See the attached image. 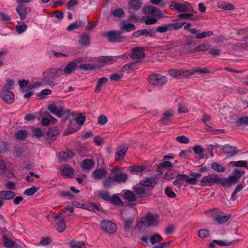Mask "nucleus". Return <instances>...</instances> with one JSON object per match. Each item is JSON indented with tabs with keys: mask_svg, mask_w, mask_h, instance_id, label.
I'll return each mask as SVG.
<instances>
[{
	"mask_svg": "<svg viewBox=\"0 0 248 248\" xmlns=\"http://www.w3.org/2000/svg\"><path fill=\"white\" fill-rule=\"evenodd\" d=\"M28 136V132L25 130H19L16 131L15 137L16 139L23 140L26 139Z\"/></svg>",
	"mask_w": 248,
	"mask_h": 248,
	"instance_id": "bb28decb",
	"label": "nucleus"
},
{
	"mask_svg": "<svg viewBox=\"0 0 248 248\" xmlns=\"http://www.w3.org/2000/svg\"><path fill=\"white\" fill-rule=\"evenodd\" d=\"M237 182L238 180L232 175L227 178H220V184L222 186H231V185L236 183Z\"/></svg>",
	"mask_w": 248,
	"mask_h": 248,
	"instance_id": "2eb2a0df",
	"label": "nucleus"
},
{
	"mask_svg": "<svg viewBox=\"0 0 248 248\" xmlns=\"http://www.w3.org/2000/svg\"><path fill=\"white\" fill-rule=\"evenodd\" d=\"M245 172V171L244 170L239 169H235L232 173V175L238 181L241 176L244 174Z\"/></svg>",
	"mask_w": 248,
	"mask_h": 248,
	"instance_id": "6e6d98bb",
	"label": "nucleus"
},
{
	"mask_svg": "<svg viewBox=\"0 0 248 248\" xmlns=\"http://www.w3.org/2000/svg\"><path fill=\"white\" fill-rule=\"evenodd\" d=\"M16 196L15 193L11 191H0V198L2 200H8L13 199Z\"/></svg>",
	"mask_w": 248,
	"mask_h": 248,
	"instance_id": "412c9836",
	"label": "nucleus"
},
{
	"mask_svg": "<svg viewBox=\"0 0 248 248\" xmlns=\"http://www.w3.org/2000/svg\"><path fill=\"white\" fill-rule=\"evenodd\" d=\"M129 4V8L134 11L138 10L142 5V2L139 0H132Z\"/></svg>",
	"mask_w": 248,
	"mask_h": 248,
	"instance_id": "393cba45",
	"label": "nucleus"
},
{
	"mask_svg": "<svg viewBox=\"0 0 248 248\" xmlns=\"http://www.w3.org/2000/svg\"><path fill=\"white\" fill-rule=\"evenodd\" d=\"M120 28L121 30H124L127 32L134 31L136 29V26L134 24L128 23L126 21H123L121 22Z\"/></svg>",
	"mask_w": 248,
	"mask_h": 248,
	"instance_id": "f3484780",
	"label": "nucleus"
},
{
	"mask_svg": "<svg viewBox=\"0 0 248 248\" xmlns=\"http://www.w3.org/2000/svg\"><path fill=\"white\" fill-rule=\"evenodd\" d=\"M122 196L124 199L130 202H135L137 200L136 195L129 190H124L122 191Z\"/></svg>",
	"mask_w": 248,
	"mask_h": 248,
	"instance_id": "ddd939ff",
	"label": "nucleus"
},
{
	"mask_svg": "<svg viewBox=\"0 0 248 248\" xmlns=\"http://www.w3.org/2000/svg\"><path fill=\"white\" fill-rule=\"evenodd\" d=\"M74 172V169L70 167H66L62 170V176L67 177H72Z\"/></svg>",
	"mask_w": 248,
	"mask_h": 248,
	"instance_id": "2f4dec72",
	"label": "nucleus"
},
{
	"mask_svg": "<svg viewBox=\"0 0 248 248\" xmlns=\"http://www.w3.org/2000/svg\"><path fill=\"white\" fill-rule=\"evenodd\" d=\"M107 174L104 169H96L93 172V177L96 180H100L106 177Z\"/></svg>",
	"mask_w": 248,
	"mask_h": 248,
	"instance_id": "aec40b11",
	"label": "nucleus"
},
{
	"mask_svg": "<svg viewBox=\"0 0 248 248\" xmlns=\"http://www.w3.org/2000/svg\"><path fill=\"white\" fill-rule=\"evenodd\" d=\"M179 71L180 78L184 77H187L189 75H192L194 74V72L193 71H190L189 70H186L179 69Z\"/></svg>",
	"mask_w": 248,
	"mask_h": 248,
	"instance_id": "052dcab7",
	"label": "nucleus"
},
{
	"mask_svg": "<svg viewBox=\"0 0 248 248\" xmlns=\"http://www.w3.org/2000/svg\"><path fill=\"white\" fill-rule=\"evenodd\" d=\"M125 14L124 11L122 8L116 9L112 12V15L116 17H122Z\"/></svg>",
	"mask_w": 248,
	"mask_h": 248,
	"instance_id": "864d4df0",
	"label": "nucleus"
},
{
	"mask_svg": "<svg viewBox=\"0 0 248 248\" xmlns=\"http://www.w3.org/2000/svg\"><path fill=\"white\" fill-rule=\"evenodd\" d=\"M157 180L155 178H146L145 180L141 181L140 184L145 187L152 186L153 183L155 184Z\"/></svg>",
	"mask_w": 248,
	"mask_h": 248,
	"instance_id": "cd10ccee",
	"label": "nucleus"
},
{
	"mask_svg": "<svg viewBox=\"0 0 248 248\" xmlns=\"http://www.w3.org/2000/svg\"><path fill=\"white\" fill-rule=\"evenodd\" d=\"M221 213V212L218 209H213L207 211L206 214L216 220Z\"/></svg>",
	"mask_w": 248,
	"mask_h": 248,
	"instance_id": "473e14b6",
	"label": "nucleus"
},
{
	"mask_svg": "<svg viewBox=\"0 0 248 248\" xmlns=\"http://www.w3.org/2000/svg\"><path fill=\"white\" fill-rule=\"evenodd\" d=\"M185 176H186V174H178L176 176V180L173 182V185L180 188L184 184V182H186V178L184 177Z\"/></svg>",
	"mask_w": 248,
	"mask_h": 248,
	"instance_id": "4be33fe9",
	"label": "nucleus"
},
{
	"mask_svg": "<svg viewBox=\"0 0 248 248\" xmlns=\"http://www.w3.org/2000/svg\"><path fill=\"white\" fill-rule=\"evenodd\" d=\"M176 10L180 12H186L188 11L187 6L183 3H176Z\"/></svg>",
	"mask_w": 248,
	"mask_h": 248,
	"instance_id": "4d7b16f0",
	"label": "nucleus"
},
{
	"mask_svg": "<svg viewBox=\"0 0 248 248\" xmlns=\"http://www.w3.org/2000/svg\"><path fill=\"white\" fill-rule=\"evenodd\" d=\"M48 139L54 140L56 139L59 132L56 127H52L46 132Z\"/></svg>",
	"mask_w": 248,
	"mask_h": 248,
	"instance_id": "6ab92c4d",
	"label": "nucleus"
},
{
	"mask_svg": "<svg viewBox=\"0 0 248 248\" xmlns=\"http://www.w3.org/2000/svg\"><path fill=\"white\" fill-rule=\"evenodd\" d=\"M162 240V236L158 234H155V235H153L151 238H150V242L152 244L154 245L157 243H159Z\"/></svg>",
	"mask_w": 248,
	"mask_h": 248,
	"instance_id": "3c124183",
	"label": "nucleus"
},
{
	"mask_svg": "<svg viewBox=\"0 0 248 248\" xmlns=\"http://www.w3.org/2000/svg\"><path fill=\"white\" fill-rule=\"evenodd\" d=\"M69 245L71 248H86L85 243L80 241L72 240Z\"/></svg>",
	"mask_w": 248,
	"mask_h": 248,
	"instance_id": "a878e982",
	"label": "nucleus"
},
{
	"mask_svg": "<svg viewBox=\"0 0 248 248\" xmlns=\"http://www.w3.org/2000/svg\"><path fill=\"white\" fill-rule=\"evenodd\" d=\"M238 126H242L243 125H248V116H245L239 118L236 122Z\"/></svg>",
	"mask_w": 248,
	"mask_h": 248,
	"instance_id": "ea45409f",
	"label": "nucleus"
},
{
	"mask_svg": "<svg viewBox=\"0 0 248 248\" xmlns=\"http://www.w3.org/2000/svg\"><path fill=\"white\" fill-rule=\"evenodd\" d=\"M155 31L154 29L150 30L149 31L146 29H142L134 32L132 36L134 37L138 38L141 35L153 37L154 36Z\"/></svg>",
	"mask_w": 248,
	"mask_h": 248,
	"instance_id": "9b49d317",
	"label": "nucleus"
},
{
	"mask_svg": "<svg viewBox=\"0 0 248 248\" xmlns=\"http://www.w3.org/2000/svg\"><path fill=\"white\" fill-rule=\"evenodd\" d=\"M214 34L212 31H204L200 33H198L196 36V38L198 39L205 38L206 37H210Z\"/></svg>",
	"mask_w": 248,
	"mask_h": 248,
	"instance_id": "a18cd8bd",
	"label": "nucleus"
},
{
	"mask_svg": "<svg viewBox=\"0 0 248 248\" xmlns=\"http://www.w3.org/2000/svg\"><path fill=\"white\" fill-rule=\"evenodd\" d=\"M31 131L33 133L32 136H35L39 139L42 137L44 135L42 130L40 128L37 127L33 128L31 129Z\"/></svg>",
	"mask_w": 248,
	"mask_h": 248,
	"instance_id": "37998d69",
	"label": "nucleus"
},
{
	"mask_svg": "<svg viewBox=\"0 0 248 248\" xmlns=\"http://www.w3.org/2000/svg\"><path fill=\"white\" fill-rule=\"evenodd\" d=\"M79 43L82 45H88L90 43V36L86 33H83L80 36Z\"/></svg>",
	"mask_w": 248,
	"mask_h": 248,
	"instance_id": "58836bf2",
	"label": "nucleus"
},
{
	"mask_svg": "<svg viewBox=\"0 0 248 248\" xmlns=\"http://www.w3.org/2000/svg\"><path fill=\"white\" fill-rule=\"evenodd\" d=\"M133 189L136 194L140 196L146 195L148 192L147 189L140 186H133Z\"/></svg>",
	"mask_w": 248,
	"mask_h": 248,
	"instance_id": "7c9ffc66",
	"label": "nucleus"
},
{
	"mask_svg": "<svg viewBox=\"0 0 248 248\" xmlns=\"http://www.w3.org/2000/svg\"><path fill=\"white\" fill-rule=\"evenodd\" d=\"M200 182L202 186H211L215 184H220V178L218 175L214 173L204 176L201 179Z\"/></svg>",
	"mask_w": 248,
	"mask_h": 248,
	"instance_id": "f03ea898",
	"label": "nucleus"
},
{
	"mask_svg": "<svg viewBox=\"0 0 248 248\" xmlns=\"http://www.w3.org/2000/svg\"><path fill=\"white\" fill-rule=\"evenodd\" d=\"M85 119L86 118L85 115L83 114L80 113L78 115L76 119V121L77 123L79 125H82L84 123Z\"/></svg>",
	"mask_w": 248,
	"mask_h": 248,
	"instance_id": "69168bd1",
	"label": "nucleus"
},
{
	"mask_svg": "<svg viewBox=\"0 0 248 248\" xmlns=\"http://www.w3.org/2000/svg\"><path fill=\"white\" fill-rule=\"evenodd\" d=\"M98 196L99 198L107 201H109L110 198L108 192L104 191H99Z\"/></svg>",
	"mask_w": 248,
	"mask_h": 248,
	"instance_id": "8fccbe9b",
	"label": "nucleus"
},
{
	"mask_svg": "<svg viewBox=\"0 0 248 248\" xmlns=\"http://www.w3.org/2000/svg\"><path fill=\"white\" fill-rule=\"evenodd\" d=\"M74 155V153L68 149L62 151L60 154L61 161H66L68 159L72 158Z\"/></svg>",
	"mask_w": 248,
	"mask_h": 248,
	"instance_id": "b1692460",
	"label": "nucleus"
},
{
	"mask_svg": "<svg viewBox=\"0 0 248 248\" xmlns=\"http://www.w3.org/2000/svg\"><path fill=\"white\" fill-rule=\"evenodd\" d=\"M145 168L144 166H132L130 167V171L132 173L141 172L145 170Z\"/></svg>",
	"mask_w": 248,
	"mask_h": 248,
	"instance_id": "79ce46f5",
	"label": "nucleus"
},
{
	"mask_svg": "<svg viewBox=\"0 0 248 248\" xmlns=\"http://www.w3.org/2000/svg\"><path fill=\"white\" fill-rule=\"evenodd\" d=\"M85 25V23L81 21H76L71 24H70L67 27V30L68 31H71L73 30L77 29L80 26H83Z\"/></svg>",
	"mask_w": 248,
	"mask_h": 248,
	"instance_id": "72a5a7b5",
	"label": "nucleus"
},
{
	"mask_svg": "<svg viewBox=\"0 0 248 248\" xmlns=\"http://www.w3.org/2000/svg\"><path fill=\"white\" fill-rule=\"evenodd\" d=\"M47 109L51 113L59 118H61L66 113V110H64L63 106L61 105H58L55 103L49 105Z\"/></svg>",
	"mask_w": 248,
	"mask_h": 248,
	"instance_id": "39448f33",
	"label": "nucleus"
},
{
	"mask_svg": "<svg viewBox=\"0 0 248 248\" xmlns=\"http://www.w3.org/2000/svg\"><path fill=\"white\" fill-rule=\"evenodd\" d=\"M149 83L154 86H161L165 85L167 82V78L165 76L157 73H153L149 76Z\"/></svg>",
	"mask_w": 248,
	"mask_h": 248,
	"instance_id": "7ed1b4c3",
	"label": "nucleus"
},
{
	"mask_svg": "<svg viewBox=\"0 0 248 248\" xmlns=\"http://www.w3.org/2000/svg\"><path fill=\"white\" fill-rule=\"evenodd\" d=\"M211 168L217 172H223L226 170V167L222 165L214 162L211 164Z\"/></svg>",
	"mask_w": 248,
	"mask_h": 248,
	"instance_id": "c756f323",
	"label": "nucleus"
},
{
	"mask_svg": "<svg viewBox=\"0 0 248 248\" xmlns=\"http://www.w3.org/2000/svg\"><path fill=\"white\" fill-rule=\"evenodd\" d=\"M230 216L225 215L221 212L215 221L219 224H223L226 222L230 219Z\"/></svg>",
	"mask_w": 248,
	"mask_h": 248,
	"instance_id": "f704fd0d",
	"label": "nucleus"
},
{
	"mask_svg": "<svg viewBox=\"0 0 248 248\" xmlns=\"http://www.w3.org/2000/svg\"><path fill=\"white\" fill-rule=\"evenodd\" d=\"M0 97L7 104H11L14 99L13 93L8 90H5L0 93Z\"/></svg>",
	"mask_w": 248,
	"mask_h": 248,
	"instance_id": "9d476101",
	"label": "nucleus"
},
{
	"mask_svg": "<svg viewBox=\"0 0 248 248\" xmlns=\"http://www.w3.org/2000/svg\"><path fill=\"white\" fill-rule=\"evenodd\" d=\"M188 112V109L184 103V101L179 103L178 105V112L179 113H185Z\"/></svg>",
	"mask_w": 248,
	"mask_h": 248,
	"instance_id": "09e8293b",
	"label": "nucleus"
},
{
	"mask_svg": "<svg viewBox=\"0 0 248 248\" xmlns=\"http://www.w3.org/2000/svg\"><path fill=\"white\" fill-rule=\"evenodd\" d=\"M237 241L238 240H236L235 241L233 240L229 243H227L222 240H214L213 241V242L221 246H229L235 244V242Z\"/></svg>",
	"mask_w": 248,
	"mask_h": 248,
	"instance_id": "c03bdc74",
	"label": "nucleus"
},
{
	"mask_svg": "<svg viewBox=\"0 0 248 248\" xmlns=\"http://www.w3.org/2000/svg\"><path fill=\"white\" fill-rule=\"evenodd\" d=\"M230 164L237 167H244L247 164L246 161H231Z\"/></svg>",
	"mask_w": 248,
	"mask_h": 248,
	"instance_id": "e2e57ef3",
	"label": "nucleus"
},
{
	"mask_svg": "<svg viewBox=\"0 0 248 248\" xmlns=\"http://www.w3.org/2000/svg\"><path fill=\"white\" fill-rule=\"evenodd\" d=\"M144 48L143 47L137 46L134 47L131 50L130 57L133 60L142 59L145 58Z\"/></svg>",
	"mask_w": 248,
	"mask_h": 248,
	"instance_id": "423d86ee",
	"label": "nucleus"
},
{
	"mask_svg": "<svg viewBox=\"0 0 248 248\" xmlns=\"http://www.w3.org/2000/svg\"><path fill=\"white\" fill-rule=\"evenodd\" d=\"M100 228L104 232L112 234L117 231V227L116 224L111 221L105 219L101 222Z\"/></svg>",
	"mask_w": 248,
	"mask_h": 248,
	"instance_id": "20e7f679",
	"label": "nucleus"
},
{
	"mask_svg": "<svg viewBox=\"0 0 248 248\" xmlns=\"http://www.w3.org/2000/svg\"><path fill=\"white\" fill-rule=\"evenodd\" d=\"M209 43H202L194 48V51L200 52L204 51L209 48Z\"/></svg>",
	"mask_w": 248,
	"mask_h": 248,
	"instance_id": "a19ab883",
	"label": "nucleus"
},
{
	"mask_svg": "<svg viewBox=\"0 0 248 248\" xmlns=\"http://www.w3.org/2000/svg\"><path fill=\"white\" fill-rule=\"evenodd\" d=\"M170 30V28L169 26V24H168L164 26H159L156 29V31L160 33H164Z\"/></svg>",
	"mask_w": 248,
	"mask_h": 248,
	"instance_id": "680f3d73",
	"label": "nucleus"
},
{
	"mask_svg": "<svg viewBox=\"0 0 248 248\" xmlns=\"http://www.w3.org/2000/svg\"><path fill=\"white\" fill-rule=\"evenodd\" d=\"M84 208L91 211H95V210L99 211V207L95 203L92 202L87 205Z\"/></svg>",
	"mask_w": 248,
	"mask_h": 248,
	"instance_id": "338daca9",
	"label": "nucleus"
},
{
	"mask_svg": "<svg viewBox=\"0 0 248 248\" xmlns=\"http://www.w3.org/2000/svg\"><path fill=\"white\" fill-rule=\"evenodd\" d=\"M128 176L124 173L120 172L114 175V180L118 183H124L126 181Z\"/></svg>",
	"mask_w": 248,
	"mask_h": 248,
	"instance_id": "5701e85b",
	"label": "nucleus"
},
{
	"mask_svg": "<svg viewBox=\"0 0 248 248\" xmlns=\"http://www.w3.org/2000/svg\"><path fill=\"white\" fill-rule=\"evenodd\" d=\"M144 12H147L148 14H155L157 13L156 11H159L156 8L153 6H149L146 7H144L142 9Z\"/></svg>",
	"mask_w": 248,
	"mask_h": 248,
	"instance_id": "603ef678",
	"label": "nucleus"
},
{
	"mask_svg": "<svg viewBox=\"0 0 248 248\" xmlns=\"http://www.w3.org/2000/svg\"><path fill=\"white\" fill-rule=\"evenodd\" d=\"M78 68V65H76L75 62H71L68 63L64 68H62V73H64L65 75H69L73 73L75 70Z\"/></svg>",
	"mask_w": 248,
	"mask_h": 248,
	"instance_id": "4468645a",
	"label": "nucleus"
},
{
	"mask_svg": "<svg viewBox=\"0 0 248 248\" xmlns=\"http://www.w3.org/2000/svg\"><path fill=\"white\" fill-rule=\"evenodd\" d=\"M192 70L194 73H198L200 74H208L211 73V70L206 67H196L193 68Z\"/></svg>",
	"mask_w": 248,
	"mask_h": 248,
	"instance_id": "e433bc0d",
	"label": "nucleus"
},
{
	"mask_svg": "<svg viewBox=\"0 0 248 248\" xmlns=\"http://www.w3.org/2000/svg\"><path fill=\"white\" fill-rule=\"evenodd\" d=\"M210 235V232L209 230L202 229L198 231V236L201 238H205L208 237Z\"/></svg>",
	"mask_w": 248,
	"mask_h": 248,
	"instance_id": "de8ad7c7",
	"label": "nucleus"
},
{
	"mask_svg": "<svg viewBox=\"0 0 248 248\" xmlns=\"http://www.w3.org/2000/svg\"><path fill=\"white\" fill-rule=\"evenodd\" d=\"M140 61L133 62L129 63H127V64H125L124 66V68L125 69V70H134L137 69V64H140Z\"/></svg>",
	"mask_w": 248,
	"mask_h": 248,
	"instance_id": "4c0bfd02",
	"label": "nucleus"
},
{
	"mask_svg": "<svg viewBox=\"0 0 248 248\" xmlns=\"http://www.w3.org/2000/svg\"><path fill=\"white\" fill-rule=\"evenodd\" d=\"M163 115V116L159 122L163 125H168L172 122L174 112L171 110H168L166 111Z\"/></svg>",
	"mask_w": 248,
	"mask_h": 248,
	"instance_id": "6e6552de",
	"label": "nucleus"
},
{
	"mask_svg": "<svg viewBox=\"0 0 248 248\" xmlns=\"http://www.w3.org/2000/svg\"><path fill=\"white\" fill-rule=\"evenodd\" d=\"M186 24V22H179V23H170L169 26L170 28V30H177L181 28L183 25Z\"/></svg>",
	"mask_w": 248,
	"mask_h": 248,
	"instance_id": "0e129e2a",
	"label": "nucleus"
},
{
	"mask_svg": "<svg viewBox=\"0 0 248 248\" xmlns=\"http://www.w3.org/2000/svg\"><path fill=\"white\" fill-rule=\"evenodd\" d=\"M120 31H110L106 35L110 42H121L125 39V37L121 35Z\"/></svg>",
	"mask_w": 248,
	"mask_h": 248,
	"instance_id": "0eeeda50",
	"label": "nucleus"
},
{
	"mask_svg": "<svg viewBox=\"0 0 248 248\" xmlns=\"http://www.w3.org/2000/svg\"><path fill=\"white\" fill-rule=\"evenodd\" d=\"M128 149V146L126 144L119 146L117 149L115 156V160L116 161L122 160L124 158Z\"/></svg>",
	"mask_w": 248,
	"mask_h": 248,
	"instance_id": "1a4fd4ad",
	"label": "nucleus"
},
{
	"mask_svg": "<svg viewBox=\"0 0 248 248\" xmlns=\"http://www.w3.org/2000/svg\"><path fill=\"white\" fill-rule=\"evenodd\" d=\"M62 67L47 69L43 72V78L41 80V83H38V85L43 84L54 86L55 85L54 81L62 75Z\"/></svg>",
	"mask_w": 248,
	"mask_h": 248,
	"instance_id": "f257e3e1",
	"label": "nucleus"
},
{
	"mask_svg": "<svg viewBox=\"0 0 248 248\" xmlns=\"http://www.w3.org/2000/svg\"><path fill=\"white\" fill-rule=\"evenodd\" d=\"M78 68L84 70H90L94 69L95 67L92 64H82L78 66Z\"/></svg>",
	"mask_w": 248,
	"mask_h": 248,
	"instance_id": "13d9d810",
	"label": "nucleus"
},
{
	"mask_svg": "<svg viewBox=\"0 0 248 248\" xmlns=\"http://www.w3.org/2000/svg\"><path fill=\"white\" fill-rule=\"evenodd\" d=\"M27 29V26L25 24L18 25L16 26V31L19 34H21L26 31Z\"/></svg>",
	"mask_w": 248,
	"mask_h": 248,
	"instance_id": "774afa93",
	"label": "nucleus"
},
{
	"mask_svg": "<svg viewBox=\"0 0 248 248\" xmlns=\"http://www.w3.org/2000/svg\"><path fill=\"white\" fill-rule=\"evenodd\" d=\"M221 150L225 154H230L232 155H236L238 153L235 147L231 146L228 144L221 146Z\"/></svg>",
	"mask_w": 248,
	"mask_h": 248,
	"instance_id": "a211bd4d",
	"label": "nucleus"
},
{
	"mask_svg": "<svg viewBox=\"0 0 248 248\" xmlns=\"http://www.w3.org/2000/svg\"><path fill=\"white\" fill-rule=\"evenodd\" d=\"M3 245L7 248H12L14 246V241L8 239L6 236H4L3 237Z\"/></svg>",
	"mask_w": 248,
	"mask_h": 248,
	"instance_id": "5fc2aeb1",
	"label": "nucleus"
},
{
	"mask_svg": "<svg viewBox=\"0 0 248 248\" xmlns=\"http://www.w3.org/2000/svg\"><path fill=\"white\" fill-rule=\"evenodd\" d=\"M66 225L63 219H60L57 223V230L59 232H62L65 229Z\"/></svg>",
	"mask_w": 248,
	"mask_h": 248,
	"instance_id": "49530a36",
	"label": "nucleus"
},
{
	"mask_svg": "<svg viewBox=\"0 0 248 248\" xmlns=\"http://www.w3.org/2000/svg\"><path fill=\"white\" fill-rule=\"evenodd\" d=\"M38 189V188L35 186H32L31 188L27 189L24 192V194L27 196H31L36 193Z\"/></svg>",
	"mask_w": 248,
	"mask_h": 248,
	"instance_id": "bf43d9fd",
	"label": "nucleus"
},
{
	"mask_svg": "<svg viewBox=\"0 0 248 248\" xmlns=\"http://www.w3.org/2000/svg\"><path fill=\"white\" fill-rule=\"evenodd\" d=\"M158 216L148 214L145 218V224L148 227L155 226L157 223Z\"/></svg>",
	"mask_w": 248,
	"mask_h": 248,
	"instance_id": "f8f14e48",
	"label": "nucleus"
},
{
	"mask_svg": "<svg viewBox=\"0 0 248 248\" xmlns=\"http://www.w3.org/2000/svg\"><path fill=\"white\" fill-rule=\"evenodd\" d=\"M108 81V78L105 77L100 78L97 80V85L94 89L95 93H99L101 91L103 84Z\"/></svg>",
	"mask_w": 248,
	"mask_h": 248,
	"instance_id": "c85d7f7f",
	"label": "nucleus"
},
{
	"mask_svg": "<svg viewBox=\"0 0 248 248\" xmlns=\"http://www.w3.org/2000/svg\"><path fill=\"white\" fill-rule=\"evenodd\" d=\"M16 12L21 19H24L26 17L27 11V9L23 6L18 5L16 8Z\"/></svg>",
	"mask_w": 248,
	"mask_h": 248,
	"instance_id": "c9c22d12",
	"label": "nucleus"
},
{
	"mask_svg": "<svg viewBox=\"0 0 248 248\" xmlns=\"http://www.w3.org/2000/svg\"><path fill=\"white\" fill-rule=\"evenodd\" d=\"M94 166V162L92 159H85L81 162V167L84 170H90Z\"/></svg>",
	"mask_w": 248,
	"mask_h": 248,
	"instance_id": "dca6fc26",
	"label": "nucleus"
}]
</instances>
